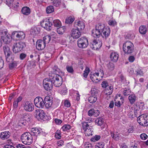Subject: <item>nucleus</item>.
I'll use <instances>...</instances> for the list:
<instances>
[{
    "instance_id": "f257e3e1",
    "label": "nucleus",
    "mask_w": 148,
    "mask_h": 148,
    "mask_svg": "<svg viewBox=\"0 0 148 148\" xmlns=\"http://www.w3.org/2000/svg\"><path fill=\"white\" fill-rule=\"evenodd\" d=\"M110 28L106 27L105 25L99 23L95 26L92 31V35L94 37H99L101 35L103 37H108L110 33Z\"/></svg>"
},
{
    "instance_id": "f03ea898",
    "label": "nucleus",
    "mask_w": 148,
    "mask_h": 148,
    "mask_svg": "<svg viewBox=\"0 0 148 148\" xmlns=\"http://www.w3.org/2000/svg\"><path fill=\"white\" fill-rule=\"evenodd\" d=\"M34 137H33L32 135L30 133L25 132L21 135V140L24 144L29 145L32 143L33 140H36V137L35 136Z\"/></svg>"
},
{
    "instance_id": "7ed1b4c3",
    "label": "nucleus",
    "mask_w": 148,
    "mask_h": 148,
    "mask_svg": "<svg viewBox=\"0 0 148 148\" xmlns=\"http://www.w3.org/2000/svg\"><path fill=\"white\" fill-rule=\"evenodd\" d=\"M49 76L52 84L56 87H59L62 84V78L59 75L53 74L51 76L50 75Z\"/></svg>"
},
{
    "instance_id": "20e7f679",
    "label": "nucleus",
    "mask_w": 148,
    "mask_h": 148,
    "mask_svg": "<svg viewBox=\"0 0 148 148\" xmlns=\"http://www.w3.org/2000/svg\"><path fill=\"white\" fill-rule=\"evenodd\" d=\"M123 49L125 53L131 54L134 51V45L130 41H127L123 44Z\"/></svg>"
},
{
    "instance_id": "39448f33",
    "label": "nucleus",
    "mask_w": 148,
    "mask_h": 148,
    "mask_svg": "<svg viewBox=\"0 0 148 148\" xmlns=\"http://www.w3.org/2000/svg\"><path fill=\"white\" fill-rule=\"evenodd\" d=\"M35 117L38 120H41L44 121L48 120L47 116L44 111L40 109L36 110L35 112Z\"/></svg>"
},
{
    "instance_id": "423d86ee",
    "label": "nucleus",
    "mask_w": 148,
    "mask_h": 148,
    "mask_svg": "<svg viewBox=\"0 0 148 148\" xmlns=\"http://www.w3.org/2000/svg\"><path fill=\"white\" fill-rule=\"evenodd\" d=\"M137 121L140 125L144 126H147L148 125V115L143 114L139 116L137 118Z\"/></svg>"
},
{
    "instance_id": "0eeeda50",
    "label": "nucleus",
    "mask_w": 148,
    "mask_h": 148,
    "mask_svg": "<svg viewBox=\"0 0 148 148\" xmlns=\"http://www.w3.org/2000/svg\"><path fill=\"white\" fill-rule=\"evenodd\" d=\"M88 45V39L86 37H82L77 40V45L79 47L83 49L86 48Z\"/></svg>"
},
{
    "instance_id": "6e6552de",
    "label": "nucleus",
    "mask_w": 148,
    "mask_h": 148,
    "mask_svg": "<svg viewBox=\"0 0 148 148\" xmlns=\"http://www.w3.org/2000/svg\"><path fill=\"white\" fill-rule=\"evenodd\" d=\"M1 34L3 36H1L2 40L5 43L8 44L11 41V35L8 33L7 30H4L1 32Z\"/></svg>"
},
{
    "instance_id": "1a4fd4ad",
    "label": "nucleus",
    "mask_w": 148,
    "mask_h": 148,
    "mask_svg": "<svg viewBox=\"0 0 148 148\" xmlns=\"http://www.w3.org/2000/svg\"><path fill=\"white\" fill-rule=\"evenodd\" d=\"M25 46V44L22 42L14 43L12 47L13 51L15 53H18L21 51Z\"/></svg>"
},
{
    "instance_id": "9d476101",
    "label": "nucleus",
    "mask_w": 148,
    "mask_h": 148,
    "mask_svg": "<svg viewBox=\"0 0 148 148\" xmlns=\"http://www.w3.org/2000/svg\"><path fill=\"white\" fill-rule=\"evenodd\" d=\"M43 83L44 88L47 90H49L52 89L53 84L50 79H45L43 81Z\"/></svg>"
},
{
    "instance_id": "9b49d317",
    "label": "nucleus",
    "mask_w": 148,
    "mask_h": 148,
    "mask_svg": "<svg viewBox=\"0 0 148 148\" xmlns=\"http://www.w3.org/2000/svg\"><path fill=\"white\" fill-rule=\"evenodd\" d=\"M40 24L42 27L47 30L49 31L51 29L52 23L50 21L49 19L43 20L41 22Z\"/></svg>"
},
{
    "instance_id": "f8f14e48",
    "label": "nucleus",
    "mask_w": 148,
    "mask_h": 148,
    "mask_svg": "<svg viewBox=\"0 0 148 148\" xmlns=\"http://www.w3.org/2000/svg\"><path fill=\"white\" fill-rule=\"evenodd\" d=\"M34 103L36 107L40 108H43L44 106L43 99L40 97H36L34 100Z\"/></svg>"
},
{
    "instance_id": "ddd939ff",
    "label": "nucleus",
    "mask_w": 148,
    "mask_h": 148,
    "mask_svg": "<svg viewBox=\"0 0 148 148\" xmlns=\"http://www.w3.org/2000/svg\"><path fill=\"white\" fill-rule=\"evenodd\" d=\"M3 50L4 54L6 57L7 61L9 62L8 58L10 56L11 58H13V56L12 55V53L10 51L9 47L7 46H5L3 47Z\"/></svg>"
},
{
    "instance_id": "4468645a",
    "label": "nucleus",
    "mask_w": 148,
    "mask_h": 148,
    "mask_svg": "<svg viewBox=\"0 0 148 148\" xmlns=\"http://www.w3.org/2000/svg\"><path fill=\"white\" fill-rule=\"evenodd\" d=\"M81 34L79 30L75 28L73 29L71 32V36L74 38L77 39L81 36Z\"/></svg>"
},
{
    "instance_id": "2eb2a0df",
    "label": "nucleus",
    "mask_w": 148,
    "mask_h": 148,
    "mask_svg": "<svg viewBox=\"0 0 148 148\" xmlns=\"http://www.w3.org/2000/svg\"><path fill=\"white\" fill-rule=\"evenodd\" d=\"M74 25L75 27L79 30L84 29L85 27L84 23L83 21H76Z\"/></svg>"
},
{
    "instance_id": "dca6fc26",
    "label": "nucleus",
    "mask_w": 148,
    "mask_h": 148,
    "mask_svg": "<svg viewBox=\"0 0 148 148\" xmlns=\"http://www.w3.org/2000/svg\"><path fill=\"white\" fill-rule=\"evenodd\" d=\"M102 45L101 41L99 40H95L93 41L92 45V48L95 50H97L100 48Z\"/></svg>"
},
{
    "instance_id": "f3484780",
    "label": "nucleus",
    "mask_w": 148,
    "mask_h": 148,
    "mask_svg": "<svg viewBox=\"0 0 148 148\" xmlns=\"http://www.w3.org/2000/svg\"><path fill=\"white\" fill-rule=\"evenodd\" d=\"M36 46L37 49L38 50H42L45 47V44L42 40H38L36 44Z\"/></svg>"
},
{
    "instance_id": "a211bd4d",
    "label": "nucleus",
    "mask_w": 148,
    "mask_h": 148,
    "mask_svg": "<svg viewBox=\"0 0 148 148\" xmlns=\"http://www.w3.org/2000/svg\"><path fill=\"white\" fill-rule=\"evenodd\" d=\"M24 108L27 111H32L34 109V106L32 103L27 102L24 104Z\"/></svg>"
},
{
    "instance_id": "6ab92c4d",
    "label": "nucleus",
    "mask_w": 148,
    "mask_h": 148,
    "mask_svg": "<svg viewBox=\"0 0 148 148\" xmlns=\"http://www.w3.org/2000/svg\"><path fill=\"white\" fill-rule=\"evenodd\" d=\"M119 57V55L117 53L112 52L110 55V58L111 60L114 62H116L117 61Z\"/></svg>"
},
{
    "instance_id": "aec40b11",
    "label": "nucleus",
    "mask_w": 148,
    "mask_h": 148,
    "mask_svg": "<svg viewBox=\"0 0 148 148\" xmlns=\"http://www.w3.org/2000/svg\"><path fill=\"white\" fill-rule=\"evenodd\" d=\"M44 102V105L46 108H48L52 106V102L51 100L49 98H45Z\"/></svg>"
},
{
    "instance_id": "412c9836",
    "label": "nucleus",
    "mask_w": 148,
    "mask_h": 148,
    "mask_svg": "<svg viewBox=\"0 0 148 148\" xmlns=\"http://www.w3.org/2000/svg\"><path fill=\"white\" fill-rule=\"evenodd\" d=\"M10 133L9 132H2L0 134V138L2 140H5L9 138L10 135Z\"/></svg>"
},
{
    "instance_id": "4be33fe9",
    "label": "nucleus",
    "mask_w": 148,
    "mask_h": 148,
    "mask_svg": "<svg viewBox=\"0 0 148 148\" xmlns=\"http://www.w3.org/2000/svg\"><path fill=\"white\" fill-rule=\"evenodd\" d=\"M32 134L33 137L35 136L36 138L37 136L40 133V130L38 128H33L31 130Z\"/></svg>"
},
{
    "instance_id": "5701e85b",
    "label": "nucleus",
    "mask_w": 148,
    "mask_h": 148,
    "mask_svg": "<svg viewBox=\"0 0 148 148\" xmlns=\"http://www.w3.org/2000/svg\"><path fill=\"white\" fill-rule=\"evenodd\" d=\"M21 12L24 15H28L30 13V8L27 6L23 7L22 9Z\"/></svg>"
},
{
    "instance_id": "b1692460",
    "label": "nucleus",
    "mask_w": 148,
    "mask_h": 148,
    "mask_svg": "<svg viewBox=\"0 0 148 148\" xmlns=\"http://www.w3.org/2000/svg\"><path fill=\"white\" fill-rule=\"evenodd\" d=\"M60 93L62 95H65L67 92V88L64 85H62L59 90Z\"/></svg>"
},
{
    "instance_id": "393cba45",
    "label": "nucleus",
    "mask_w": 148,
    "mask_h": 148,
    "mask_svg": "<svg viewBox=\"0 0 148 148\" xmlns=\"http://www.w3.org/2000/svg\"><path fill=\"white\" fill-rule=\"evenodd\" d=\"M22 99V97L19 96L16 100H15L14 102L13 106L14 108H16L18 106V103L21 101Z\"/></svg>"
},
{
    "instance_id": "a878e982",
    "label": "nucleus",
    "mask_w": 148,
    "mask_h": 148,
    "mask_svg": "<svg viewBox=\"0 0 148 148\" xmlns=\"http://www.w3.org/2000/svg\"><path fill=\"white\" fill-rule=\"evenodd\" d=\"M16 35V38H18L19 39H23L25 37V35L23 32H17Z\"/></svg>"
},
{
    "instance_id": "bb28decb",
    "label": "nucleus",
    "mask_w": 148,
    "mask_h": 148,
    "mask_svg": "<svg viewBox=\"0 0 148 148\" xmlns=\"http://www.w3.org/2000/svg\"><path fill=\"white\" fill-rule=\"evenodd\" d=\"M66 29L65 27L63 26L59 27L57 29V31L59 34H62L64 32Z\"/></svg>"
},
{
    "instance_id": "cd10ccee",
    "label": "nucleus",
    "mask_w": 148,
    "mask_h": 148,
    "mask_svg": "<svg viewBox=\"0 0 148 148\" xmlns=\"http://www.w3.org/2000/svg\"><path fill=\"white\" fill-rule=\"evenodd\" d=\"M139 31L141 34H144L146 33L147 28L144 26L142 25L140 27Z\"/></svg>"
},
{
    "instance_id": "c85d7f7f",
    "label": "nucleus",
    "mask_w": 148,
    "mask_h": 148,
    "mask_svg": "<svg viewBox=\"0 0 148 148\" xmlns=\"http://www.w3.org/2000/svg\"><path fill=\"white\" fill-rule=\"evenodd\" d=\"M88 100L90 103H93L97 101V97L95 95L91 96L89 97Z\"/></svg>"
},
{
    "instance_id": "c756f323",
    "label": "nucleus",
    "mask_w": 148,
    "mask_h": 148,
    "mask_svg": "<svg viewBox=\"0 0 148 148\" xmlns=\"http://www.w3.org/2000/svg\"><path fill=\"white\" fill-rule=\"evenodd\" d=\"M99 73H96L93 74H90V78L93 82L95 81V80H98V79L96 77L95 75L98 76L99 75Z\"/></svg>"
},
{
    "instance_id": "7c9ffc66",
    "label": "nucleus",
    "mask_w": 148,
    "mask_h": 148,
    "mask_svg": "<svg viewBox=\"0 0 148 148\" xmlns=\"http://www.w3.org/2000/svg\"><path fill=\"white\" fill-rule=\"evenodd\" d=\"M129 99L131 103L133 104L136 100V97L134 94L131 95L129 97Z\"/></svg>"
},
{
    "instance_id": "2f4dec72",
    "label": "nucleus",
    "mask_w": 148,
    "mask_h": 148,
    "mask_svg": "<svg viewBox=\"0 0 148 148\" xmlns=\"http://www.w3.org/2000/svg\"><path fill=\"white\" fill-rule=\"evenodd\" d=\"M95 122L98 125L101 126L103 124L104 121L102 118L99 117L96 119L95 121Z\"/></svg>"
},
{
    "instance_id": "473e14b6",
    "label": "nucleus",
    "mask_w": 148,
    "mask_h": 148,
    "mask_svg": "<svg viewBox=\"0 0 148 148\" xmlns=\"http://www.w3.org/2000/svg\"><path fill=\"white\" fill-rule=\"evenodd\" d=\"M92 130V127H90L88 129L85 130V134L86 136H90L92 135V132L93 131Z\"/></svg>"
},
{
    "instance_id": "72a5a7b5",
    "label": "nucleus",
    "mask_w": 148,
    "mask_h": 148,
    "mask_svg": "<svg viewBox=\"0 0 148 148\" xmlns=\"http://www.w3.org/2000/svg\"><path fill=\"white\" fill-rule=\"evenodd\" d=\"M54 11V8L53 6H49L47 7L46 12L47 14H50Z\"/></svg>"
},
{
    "instance_id": "f704fd0d",
    "label": "nucleus",
    "mask_w": 148,
    "mask_h": 148,
    "mask_svg": "<svg viewBox=\"0 0 148 148\" xmlns=\"http://www.w3.org/2000/svg\"><path fill=\"white\" fill-rule=\"evenodd\" d=\"M51 40V37L49 36H47L44 37L43 38V40L42 42L45 43L46 44V43H48Z\"/></svg>"
},
{
    "instance_id": "c9c22d12",
    "label": "nucleus",
    "mask_w": 148,
    "mask_h": 148,
    "mask_svg": "<svg viewBox=\"0 0 148 148\" xmlns=\"http://www.w3.org/2000/svg\"><path fill=\"white\" fill-rule=\"evenodd\" d=\"M82 127L83 130L85 131L91 126H89L87 123L86 122L82 123Z\"/></svg>"
},
{
    "instance_id": "e433bc0d",
    "label": "nucleus",
    "mask_w": 148,
    "mask_h": 148,
    "mask_svg": "<svg viewBox=\"0 0 148 148\" xmlns=\"http://www.w3.org/2000/svg\"><path fill=\"white\" fill-rule=\"evenodd\" d=\"M53 25L55 27H58L61 26V23L60 21L58 19L55 20L53 21Z\"/></svg>"
},
{
    "instance_id": "4c0bfd02",
    "label": "nucleus",
    "mask_w": 148,
    "mask_h": 148,
    "mask_svg": "<svg viewBox=\"0 0 148 148\" xmlns=\"http://www.w3.org/2000/svg\"><path fill=\"white\" fill-rule=\"evenodd\" d=\"M74 20V18H72L71 17H69L66 19L65 23L68 24H71L72 23Z\"/></svg>"
},
{
    "instance_id": "58836bf2",
    "label": "nucleus",
    "mask_w": 148,
    "mask_h": 148,
    "mask_svg": "<svg viewBox=\"0 0 148 148\" xmlns=\"http://www.w3.org/2000/svg\"><path fill=\"white\" fill-rule=\"evenodd\" d=\"M100 138V136L96 135L93 137L90 140L91 141L93 142H95L98 140Z\"/></svg>"
},
{
    "instance_id": "ea45409f",
    "label": "nucleus",
    "mask_w": 148,
    "mask_h": 148,
    "mask_svg": "<svg viewBox=\"0 0 148 148\" xmlns=\"http://www.w3.org/2000/svg\"><path fill=\"white\" fill-rule=\"evenodd\" d=\"M104 144L102 142L97 143L95 145V148H104Z\"/></svg>"
},
{
    "instance_id": "a19ab883",
    "label": "nucleus",
    "mask_w": 148,
    "mask_h": 148,
    "mask_svg": "<svg viewBox=\"0 0 148 148\" xmlns=\"http://www.w3.org/2000/svg\"><path fill=\"white\" fill-rule=\"evenodd\" d=\"M31 32L32 34L34 35H36L39 33V31L36 27H34L31 30Z\"/></svg>"
},
{
    "instance_id": "79ce46f5",
    "label": "nucleus",
    "mask_w": 148,
    "mask_h": 148,
    "mask_svg": "<svg viewBox=\"0 0 148 148\" xmlns=\"http://www.w3.org/2000/svg\"><path fill=\"white\" fill-rule=\"evenodd\" d=\"M53 70L54 71H53V73L50 75V76L52 75V74H53L59 75L60 72V70L59 69L57 68L56 66H55L53 68Z\"/></svg>"
},
{
    "instance_id": "37998d69",
    "label": "nucleus",
    "mask_w": 148,
    "mask_h": 148,
    "mask_svg": "<svg viewBox=\"0 0 148 148\" xmlns=\"http://www.w3.org/2000/svg\"><path fill=\"white\" fill-rule=\"evenodd\" d=\"M53 3L54 6L58 7L61 4V1L60 0H54Z\"/></svg>"
},
{
    "instance_id": "c03bdc74",
    "label": "nucleus",
    "mask_w": 148,
    "mask_h": 148,
    "mask_svg": "<svg viewBox=\"0 0 148 148\" xmlns=\"http://www.w3.org/2000/svg\"><path fill=\"white\" fill-rule=\"evenodd\" d=\"M70 128L71 126L69 125H65L62 127V130L64 131H67Z\"/></svg>"
},
{
    "instance_id": "a18cd8bd",
    "label": "nucleus",
    "mask_w": 148,
    "mask_h": 148,
    "mask_svg": "<svg viewBox=\"0 0 148 148\" xmlns=\"http://www.w3.org/2000/svg\"><path fill=\"white\" fill-rule=\"evenodd\" d=\"M30 117V116L27 114L25 113L23 114V119L25 121H29Z\"/></svg>"
},
{
    "instance_id": "49530a36",
    "label": "nucleus",
    "mask_w": 148,
    "mask_h": 148,
    "mask_svg": "<svg viewBox=\"0 0 148 148\" xmlns=\"http://www.w3.org/2000/svg\"><path fill=\"white\" fill-rule=\"evenodd\" d=\"M120 99L121 100V102L120 101H116L115 102V105L116 106L118 107H120L121 105V103H123V99L122 98H121Z\"/></svg>"
},
{
    "instance_id": "de8ad7c7",
    "label": "nucleus",
    "mask_w": 148,
    "mask_h": 148,
    "mask_svg": "<svg viewBox=\"0 0 148 148\" xmlns=\"http://www.w3.org/2000/svg\"><path fill=\"white\" fill-rule=\"evenodd\" d=\"M131 90L129 88H125L123 91V94L125 96H127L130 94Z\"/></svg>"
},
{
    "instance_id": "09e8293b",
    "label": "nucleus",
    "mask_w": 148,
    "mask_h": 148,
    "mask_svg": "<svg viewBox=\"0 0 148 148\" xmlns=\"http://www.w3.org/2000/svg\"><path fill=\"white\" fill-rule=\"evenodd\" d=\"M107 67L110 70H112L114 68V65L112 62H110L107 64Z\"/></svg>"
},
{
    "instance_id": "8fccbe9b",
    "label": "nucleus",
    "mask_w": 148,
    "mask_h": 148,
    "mask_svg": "<svg viewBox=\"0 0 148 148\" xmlns=\"http://www.w3.org/2000/svg\"><path fill=\"white\" fill-rule=\"evenodd\" d=\"M110 134L111 136H112V137L115 140H118L119 139V136L117 134H116V136H117L116 137H115L114 135L115 134H114V133H113L112 132H111L110 133Z\"/></svg>"
},
{
    "instance_id": "3c124183",
    "label": "nucleus",
    "mask_w": 148,
    "mask_h": 148,
    "mask_svg": "<svg viewBox=\"0 0 148 148\" xmlns=\"http://www.w3.org/2000/svg\"><path fill=\"white\" fill-rule=\"evenodd\" d=\"M141 139L143 140H146L148 138L147 135L145 133H143L140 135Z\"/></svg>"
},
{
    "instance_id": "603ef678",
    "label": "nucleus",
    "mask_w": 148,
    "mask_h": 148,
    "mask_svg": "<svg viewBox=\"0 0 148 148\" xmlns=\"http://www.w3.org/2000/svg\"><path fill=\"white\" fill-rule=\"evenodd\" d=\"M108 23L109 25L112 26H115L116 25V22L115 21L109 20L108 21Z\"/></svg>"
},
{
    "instance_id": "864d4df0",
    "label": "nucleus",
    "mask_w": 148,
    "mask_h": 148,
    "mask_svg": "<svg viewBox=\"0 0 148 148\" xmlns=\"http://www.w3.org/2000/svg\"><path fill=\"white\" fill-rule=\"evenodd\" d=\"M101 86L102 87L106 88L108 86V82L107 81H103L101 84Z\"/></svg>"
},
{
    "instance_id": "5fc2aeb1",
    "label": "nucleus",
    "mask_w": 148,
    "mask_h": 148,
    "mask_svg": "<svg viewBox=\"0 0 148 148\" xmlns=\"http://www.w3.org/2000/svg\"><path fill=\"white\" fill-rule=\"evenodd\" d=\"M91 91L92 95H95L98 93V90L95 88H92Z\"/></svg>"
},
{
    "instance_id": "6e6d98bb",
    "label": "nucleus",
    "mask_w": 148,
    "mask_h": 148,
    "mask_svg": "<svg viewBox=\"0 0 148 148\" xmlns=\"http://www.w3.org/2000/svg\"><path fill=\"white\" fill-rule=\"evenodd\" d=\"M17 32H14L12 33L11 36V38L13 39H16V34H17Z\"/></svg>"
},
{
    "instance_id": "4d7b16f0",
    "label": "nucleus",
    "mask_w": 148,
    "mask_h": 148,
    "mask_svg": "<svg viewBox=\"0 0 148 148\" xmlns=\"http://www.w3.org/2000/svg\"><path fill=\"white\" fill-rule=\"evenodd\" d=\"M4 64L3 60L2 57L0 56V69L3 68Z\"/></svg>"
},
{
    "instance_id": "13d9d810",
    "label": "nucleus",
    "mask_w": 148,
    "mask_h": 148,
    "mask_svg": "<svg viewBox=\"0 0 148 148\" xmlns=\"http://www.w3.org/2000/svg\"><path fill=\"white\" fill-rule=\"evenodd\" d=\"M17 66V63L15 62H14L11 63L9 64V66L10 68L14 67Z\"/></svg>"
},
{
    "instance_id": "bf43d9fd",
    "label": "nucleus",
    "mask_w": 148,
    "mask_h": 148,
    "mask_svg": "<svg viewBox=\"0 0 148 148\" xmlns=\"http://www.w3.org/2000/svg\"><path fill=\"white\" fill-rule=\"evenodd\" d=\"M66 69L68 72L70 73H72L73 72V69L71 66H67Z\"/></svg>"
},
{
    "instance_id": "052dcab7",
    "label": "nucleus",
    "mask_w": 148,
    "mask_h": 148,
    "mask_svg": "<svg viewBox=\"0 0 148 148\" xmlns=\"http://www.w3.org/2000/svg\"><path fill=\"white\" fill-rule=\"evenodd\" d=\"M64 104V106L67 107H69L71 106L70 102L68 100L65 101Z\"/></svg>"
},
{
    "instance_id": "680f3d73",
    "label": "nucleus",
    "mask_w": 148,
    "mask_h": 148,
    "mask_svg": "<svg viewBox=\"0 0 148 148\" xmlns=\"http://www.w3.org/2000/svg\"><path fill=\"white\" fill-rule=\"evenodd\" d=\"M94 109H90L89 110L88 112V115L89 116H92V115H93L94 112Z\"/></svg>"
},
{
    "instance_id": "e2e57ef3",
    "label": "nucleus",
    "mask_w": 148,
    "mask_h": 148,
    "mask_svg": "<svg viewBox=\"0 0 148 148\" xmlns=\"http://www.w3.org/2000/svg\"><path fill=\"white\" fill-rule=\"evenodd\" d=\"M26 54L24 53H22L20 54V59L21 60H23L26 57Z\"/></svg>"
},
{
    "instance_id": "0e129e2a",
    "label": "nucleus",
    "mask_w": 148,
    "mask_h": 148,
    "mask_svg": "<svg viewBox=\"0 0 148 148\" xmlns=\"http://www.w3.org/2000/svg\"><path fill=\"white\" fill-rule=\"evenodd\" d=\"M134 130V128L133 126H130L127 132L129 133H132Z\"/></svg>"
},
{
    "instance_id": "69168bd1",
    "label": "nucleus",
    "mask_w": 148,
    "mask_h": 148,
    "mask_svg": "<svg viewBox=\"0 0 148 148\" xmlns=\"http://www.w3.org/2000/svg\"><path fill=\"white\" fill-rule=\"evenodd\" d=\"M57 144L58 146H62L64 144V141L62 140H60L57 142Z\"/></svg>"
},
{
    "instance_id": "338daca9",
    "label": "nucleus",
    "mask_w": 148,
    "mask_h": 148,
    "mask_svg": "<svg viewBox=\"0 0 148 148\" xmlns=\"http://www.w3.org/2000/svg\"><path fill=\"white\" fill-rule=\"evenodd\" d=\"M17 148H26L25 145L22 144H19L16 146Z\"/></svg>"
},
{
    "instance_id": "774afa93",
    "label": "nucleus",
    "mask_w": 148,
    "mask_h": 148,
    "mask_svg": "<svg viewBox=\"0 0 148 148\" xmlns=\"http://www.w3.org/2000/svg\"><path fill=\"white\" fill-rule=\"evenodd\" d=\"M4 148H15L13 146L10 145H4Z\"/></svg>"
}]
</instances>
